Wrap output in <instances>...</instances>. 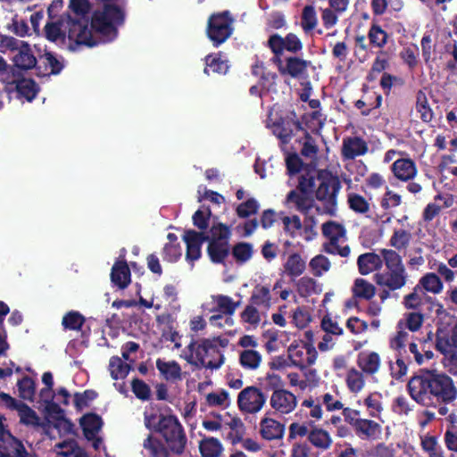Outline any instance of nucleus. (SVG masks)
I'll use <instances>...</instances> for the list:
<instances>
[{"mask_svg":"<svg viewBox=\"0 0 457 457\" xmlns=\"http://www.w3.org/2000/svg\"><path fill=\"white\" fill-rule=\"evenodd\" d=\"M406 386L413 401L422 407L436 409L441 416L448 413V405L457 399L453 379L436 370L420 369Z\"/></svg>","mask_w":457,"mask_h":457,"instance_id":"nucleus-1","label":"nucleus"},{"mask_svg":"<svg viewBox=\"0 0 457 457\" xmlns=\"http://www.w3.org/2000/svg\"><path fill=\"white\" fill-rule=\"evenodd\" d=\"M72 21L71 12H65L57 21L45 25L46 37L51 42L66 46L71 51L79 50L82 46H96L92 29H87L85 21Z\"/></svg>","mask_w":457,"mask_h":457,"instance_id":"nucleus-2","label":"nucleus"},{"mask_svg":"<svg viewBox=\"0 0 457 457\" xmlns=\"http://www.w3.org/2000/svg\"><path fill=\"white\" fill-rule=\"evenodd\" d=\"M228 345V340L220 337L212 338H201L195 340L192 338L187 349L186 361L197 368H205L210 370H218L225 361V357L220 347L224 348Z\"/></svg>","mask_w":457,"mask_h":457,"instance_id":"nucleus-3","label":"nucleus"},{"mask_svg":"<svg viewBox=\"0 0 457 457\" xmlns=\"http://www.w3.org/2000/svg\"><path fill=\"white\" fill-rule=\"evenodd\" d=\"M102 6L96 9L91 16V29L104 37L114 38L118 27L124 24L127 0H97Z\"/></svg>","mask_w":457,"mask_h":457,"instance_id":"nucleus-4","label":"nucleus"},{"mask_svg":"<svg viewBox=\"0 0 457 457\" xmlns=\"http://www.w3.org/2000/svg\"><path fill=\"white\" fill-rule=\"evenodd\" d=\"M159 420L154 425V431L164 439L170 451L176 454L184 453L187 438L183 426L175 415L160 414Z\"/></svg>","mask_w":457,"mask_h":457,"instance_id":"nucleus-5","label":"nucleus"},{"mask_svg":"<svg viewBox=\"0 0 457 457\" xmlns=\"http://www.w3.org/2000/svg\"><path fill=\"white\" fill-rule=\"evenodd\" d=\"M230 227L218 222L212 224L210 228L209 239H207V254L210 261L215 264H224L230 253L229 240L231 237Z\"/></svg>","mask_w":457,"mask_h":457,"instance_id":"nucleus-6","label":"nucleus"},{"mask_svg":"<svg viewBox=\"0 0 457 457\" xmlns=\"http://www.w3.org/2000/svg\"><path fill=\"white\" fill-rule=\"evenodd\" d=\"M320 184L315 191L316 199L323 204L324 212L334 216L337 206V195L342 187L337 176L328 172L319 174Z\"/></svg>","mask_w":457,"mask_h":457,"instance_id":"nucleus-7","label":"nucleus"},{"mask_svg":"<svg viewBox=\"0 0 457 457\" xmlns=\"http://www.w3.org/2000/svg\"><path fill=\"white\" fill-rule=\"evenodd\" d=\"M234 18L229 11L215 12L210 15L206 33L213 46L218 47L233 34Z\"/></svg>","mask_w":457,"mask_h":457,"instance_id":"nucleus-8","label":"nucleus"},{"mask_svg":"<svg viewBox=\"0 0 457 457\" xmlns=\"http://www.w3.org/2000/svg\"><path fill=\"white\" fill-rule=\"evenodd\" d=\"M322 234L328 239V242L323 244V251L328 254H338L341 257H347L351 249L348 245L340 246L339 240L345 237V228L334 220H329L322 224Z\"/></svg>","mask_w":457,"mask_h":457,"instance_id":"nucleus-9","label":"nucleus"},{"mask_svg":"<svg viewBox=\"0 0 457 457\" xmlns=\"http://www.w3.org/2000/svg\"><path fill=\"white\" fill-rule=\"evenodd\" d=\"M268 46L273 54L272 58H281L285 51L297 54L303 50V44L300 37L293 32L287 33L285 37L275 33L270 36Z\"/></svg>","mask_w":457,"mask_h":457,"instance_id":"nucleus-10","label":"nucleus"},{"mask_svg":"<svg viewBox=\"0 0 457 457\" xmlns=\"http://www.w3.org/2000/svg\"><path fill=\"white\" fill-rule=\"evenodd\" d=\"M266 401L267 397L262 389L254 386H246L237 395L238 409L249 414L259 412Z\"/></svg>","mask_w":457,"mask_h":457,"instance_id":"nucleus-11","label":"nucleus"},{"mask_svg":"<svg viewBox=\"0 0 457 457\" xmlns=\"http://www.w3.org/2000/svg\"><path fill=\"white\" fill-rule=\"evenodd\" d=\"M272 62L277 66L281 76H289L293 79H302L307 77L308 67L311 62L296 55L282 58H272Z\"/></svg>","mask_w":457,"mask_h":457,"instance_id":"nucleus-12","label":"nucleus"},{"mask_svg":"<svg viewBox=\"0 0 457 457\" xmlns=\"http://www.w3.org/2000/svg\"><path fill=\"white\" fill-rule=\"evenodd\" d=\"M288 359L293 366L300 370L305 369L315 363L318 353L313 344L292 343L287 348Z\"/></svg>","mask_w":457,"mask_h":457,"instance_id":"nucleus-13","label":"nucleus"},{"mask_svg":"<svg viewBox=\"0 0 457 457\" xmlns=\"http://www.w3.org/2000/svg\"><path fill=\"white\" fill-rule=\"evenodd\" d=\"M273 133L282 144H287L294 136V131H303L302 122L297 119L295 112L292 111L284 117H280L273 125Z\"/></svg>","mask_w":457,"mask_h":457,"instance_id":"nucleus-14","label":"nucleus"},{"mask_svg":"<svg viewBox=\"0 0 457 457\" xmlns=\"http://www.w3.org/2000/svg\"><path fill=\"white\" fill-rule=\"evenodd\" d=\"M209 239L208 234L198 232L194 229H187L183 235V240L187 245L186 259L194 262L202 256V245Z\"/></svg>","mask_w":457,"mask_h":457,"instance_id":"nucleus-15","label":"nucleus"},{"mask_svg":"<svg viewBox=\"0 0 457 457\" xmlns=\"http://www.w3.org/2000/svg\"><path fill=\"white\" fill-rule=\"evenodd\" d=\"M35 48L38 58L37 66H36L37 76L57 75L62 71L63 63L52 52L45 49L42 54L41 49L37 45H35Z\"/></svg>","mask_w":457,"mask_h":457,"instance_id":"nucleus-16","label":"nucleus"},{"mask_svg":"<svg viewBox=\"0 0 457 457\" xmlns=\"http://www.w3.org/2000/svg\"><path fill=\"white\" fill-rule=\"evenodd\" d=\"M407 278L408 275L405 269L386 270L375 276L376 282L378 286L386 287L391 291L398 290L404 287L407 282Z\"/></svg>","mask_w":457,"mask_h":457,"instance_id":"nucleus-17","label":"nucleus"},{"mask_svg":"<svg viewBox=\"0 0 457 457\" xmlns=\"http://www.w3.org/2000/svg\"><path fill=\"white\" fill-rule=\"evenodd\" d=\"M270 407L280 414H289L296 405V396L288 390H276L271 394L270 400Z\"/></svg>","mask_w":457,"mask_h":457,"instance_id":"nucleus-18","label":"nucleus"},{"mask_svg":"<svg viewBox=\"0 0 457 457\" xmlns=\"http://www.w3.org/2000/svg\"><path fill=\"white\" fill-rule=\"evenodd\" d=\"M369 151L367 142L361 137H346L343 139L341 155L345 161L354 160Z\"/></svg>","mask_w":457,"mask_h":457,"instance_id":"nucleus-19","label":"nucleus"},{"mask_svg":"<svg viewBox=\"0 0 457 457\" xmlns=\"http://www.w3.org/2000/svg\"><path fill=\"white\" fill-rule=\"evenodd\" d=\"M314 200L307 193L293 189L286 196L285 204L290 208H295L297 212L307 214L313 207Z\"/></svg>","mask_w":457,"mask_h":457,"instance_id":"nucleus-20","label":"nucleus"},{"mask_svg":"<svg viewBox=\"0 0 457 457\" xmlns=\"http://www.w3.org/2000/svg\"><path fill=\"white\" fill-rule=\"evenodd\" d=\"M394 176L401 181L411 180L418 172L416 163L411 158L397 159L391 165Z\"/></svg>","mask_w":457,"mask_h":457,"instance_id":"nucleus-21","label":"nucleus"},{"mask_svg":"<svg viewBox=\"0 0 457 457\" xmlns=\"http://www.w3.org/2000/svg\"><path fill=\"white\" fill-rule=\"evenodd\" d=\"M79 424L83 430L84 436L88 441H92L96 439V436L101 430L104 422L102 418L98 414L89 412L84 414L80 418Z\"/></svg>","mask_w":457,"mask_h":457,"instance_id":"nucleus-22","label":"nucleus"},{"mask_svg":"<svg viewBox=\"0 0 457 457\" xmlns=\"http://www.w3.org/2000/svg\"><path fill=\"white\" fill-rule=\"evenodd\" d=\"M38 58L32 52L29 45L21 42L18 54L14 56L13 62L18 69L28 71L37 66Z\"/></svg>","mask_w":457,"mask_h":457,"instance_id":"nucleus-23","label":"nucleus"},{"mask_svg":"<svg viewBox=\"0 0 457 457\" xmlns=\"http://www.w3.org/2000/svg\"><path fill=\"white\" fill-rule=\"evenodd\" d=\"M260 427L261 436L269 441L281 439L285 433V425L272 418H263Z\"/></svg>","mask_w":457,"mask_h":457,"instance_id":"nucleus-24","label":"nucleus"},{"mask_svg":"<svg viewBox=\"0 0 457 457\" xmlns=\"http://www.w3.org/2000/svg\"><path fill=\"white\" fill-rule=\"evenodd\" d=\"M111 280L119 288L124 289L130 283V270L126 261H117L111 270Z\"/></svg>","mask_w":457,"mask_h":457,"instance_id":"nucleus-25","label":"nucleus"},{"mask_svg":"<svg viewBox=\"0 0 457 457\" xmlns=\"http://www.w3.org/2000/svg\"><path fill=\"white\" fill-rule=\"evenodd\" d=\"M359 272L361 275H368L379 270L383 265V260L380 255L371 252L359 255L357 259Z\"/></svg>","mask_w":457,"mask_h":457,"instance_id":"nucleus-26","label":"nucleus"},{"mask_svg":"<svg viewBox=\"0 0 457 457\" xmlns=\"http://www.w3.org/2000/svg\"><path fill=\"white\" fill-rule=\"evenodd\" d=\"M356 434L362 439H375L381 433L380 425L371 420L359 419L354 422Z\"/></svg>","mask_w":457,"mask_h":457,"instance_id":"nucleus-27","label":"nucleus"},{"mask_svg":"<svg viewBox=\"0 0 457 457\" xmlns=\"http://www.w3.org/2000/svg\"><path fill=\"white\" fill-rule=\"evenodd\" d=\"M284 272L290 278H297L304 273L306 270V262L300 253H293L289 254L286 262L283 264Z\"/></svg>","mask_w":457,"mask_h":457,"instance_id":"nucleus-28","label":"nucleus"},{"mask_svg":"<svg viewBox=\"0 0 457 457\" xmlns=\"http://www.w3.org/2000/svg\"><path fill=\"white\" fill-rule=\"evenodd\" d=\"M69 9L72 16V21H86L87 29H89L88 13L91 9V4L88 0H70Z\"/></svg>","mask_w":457,"mask_h":457,"instance_id":"nucleus-29","label":"nucleus"},{"mask_svg":"<svg viewBox=\"0 0 457 457\" xmlns=\"http://www.w3.org/2000/svg\"><path fill=\"white\" fill-rule=\"evenodd\" d=\"M220 441L212 436H204L199 442V451L202 457H220L223 453Z\"/></svg>","mask_w":457,"mask_h":457,"instance_id":"nucleus-30","label":"nucleus"},{"mask_svg":"<svg viewBox=\"0 0 457 457\" xmlns=\"http://www.w3.org/2000/svg\"><path fill=\"white\" fill-rule=\"evenodd\" d=\"M389 57L387 52L384 50H378L371 64V68L366 76V80L368 82L376 80L378 75L389 68Z\"/></svg>","mask_w":457,"mask_h":457,"instance_id":"nucleus-31","label":"nucleus"},{"mask_svg":"<svg viewBox=\"0 0 457 457\" xmlns=\"http://www.w3.org/2000/svg\"><path fill=\"white\" fill-rule=\"evenodd\" d=\"M417 286L420 287L423 292H429L434 295L440 294L444 288V284L440 277L434 272H428L423 275L420 278Z\"/></svg>","mask_w":457,"mask_h":457,"instance_id":"nucleus-32","label":"nucleus"},{"mask_svg":"<svg viewBox=\"0 0 457 457\" xmlns=\"http://www.w3.org/2000/svg\"><path fill=\"white\" fill-rule=\"evenodd\" d=\"M15 89L19 97H23L29 102L35 99L39 91L38 85L32 79L26 78L16 81Z\"/></svg>","mask_w":457,"mask_h":457,"instance_id":"nucleus-33","label":"nucleus"},{"mask_svg":"<svg viewBox=\"0 0 457 457\" xmlns=\"http://www.w3.org/2000/svg\"><path fill=\"white\" fill-rule=\"evenodd\" d=\"M143 446L150 457H170V453H171L168 446L152 435H148L144 440Z\"/></svg>","mask_w":457,"mask_h":457,"instance_id":"nucleus-34","label":"nucleus"},{"mask_svg":"<svg viewBox=\"0 0 457 457\" xmlns=\"http://www.w3.org/2000/svg\"><path fill=\"white\" fill-rule=\"evenodd\" d=\"M352 292L354 298L370 301L376 294V287L368 280L358 278L353 282Z\"/></svg>","mask_w":457,"mask_h":457,"instance_id":"nucleus-35","label":"nucleus"},{"mask_svg":"<svg viewBox=\"0 0 457 457\" xmlns=\"http://www.w3.org/2000/svg\"><path fill=\"white\" fill-rule=\"evenodd\" d=\"M156 368L166 380L181 379V368L175 361H164L159 358L156 360Z\"/></svg>","mask_w":457,"mask_h":457,"instance_id":"nucleus-36","label":"nucleus"},{"mask_svg":"<svg viewBox=\"0 0 457 457\" xmlns=\"http://www.w3.org/2000/svg\"><path fill=\"white\" fill-rule=\"evenodd\" d=\"M252 305L269 309L271 306L270 289L267 286L256 285L250 297Z\"/></svg>","mask_w":457,"mask_h":457,"instance_id":"nucleus-37","label":"nucleus"},{"mask_svg":"<svg viewBox=\"0 0 457 457\" xmlns=\"http://www.w3.org/2000/svg\"><path fill=\"white\" fill-rule=\"evenodd\" d=\"M425 320V316L420 312H406L403 319L397 323V328H408L411 332L418 331Z\"/></svg>","mask_w":457,"mask_h":457,"instance_id":"nucleus-38","label":"nucleus"},{"mask_svg":"<svg viewBox=\"0 0 457 457\" xmlns=\"http://www.w3.org/2000/svg\"><path fill=\"white\" fill-rule=\"evenodd\" d=\"M368 39L370 46L382 50L388 42L389 35L381 26L374 23L368 31Z\"/></svg>","mask_w":457,"mask_h":457,"instance_id":"nucleus-39","label":"nucleus"},{"mask_svg":"<svg viewBox=\"0 0 457 457\" xmlns=\"http://www.w3.org/2000/svg\"><path fill=\"white\" fill-rule=\"evenodd\" d=\"M230 253L237 263H245L253 254V245L248 242L237 243L230 249Z\"/></svg>","mask_w":457,"mask_h":457,"instance_id":"nucleus-40","label":"nucleus"},{"mask_svg":"<svg viewBox=\"0 0 457 457\" xmlns=\"http://www.w3.org/2000/svg\"><path fill=\"white\" fill-rule=\"evenodd\" d=\"M131 366L122 361L119 356H112L109 361V371L114 380L125 378L129 373Z\"/></svg>","mask_w":457,"mask_h":457,"instance_id":"nucleus-41","label":"nucleus"},{"mask_svg":"<svg viewBox=\"0 0 457 457\" xmlns=\"http://www.w3.org/2000/svg\"><path fill=\"white\" fill-rule=\"evenodd\" d=\"M416 111L420 113V120L425 122H430L434 118V112L429 106L428 97L422 90H419L416 95Z\"/></svg>","mask_w":457,"mask_h":457,"instance_id":"nucleus-42","label":"nucleus"},{"mask_svg":"<svg viewBox=\"0 0 457 457\" xmlns=\"http://www.w3.org/2000/svg\"><path fill=\"white\" fill-rule=\"evenodd\" d=\"M309 442L315 447L327 450L332 444L328 432L322 428H314L308 434Z\"/></svg>","mask_w":457,"mask_h":457,"instance_id":"nucleus-43","label":"nucleus"},{"mask_svg":"<svg viewBox=\"0 0 457 457\" xmlns=\"http://www.w3.org/2000/svg\"><path fill=\"white\" fill-rule=\"evenodd\" d=\"M358 365L364 373L373 375L380 367V357L378 353L375 352H371L363 356H359Z\"/></svg>","mask_w":457,"mask_h":457,"instance_id":"nucleus-44","label":"nucleus"},{"mask_svg":"<svg viewBox=\"0 0 457 457\" xmlns=\"http://www.w3.org/2000/svg\"><path fill=\"white\" fill-rule=\"evenodd\" d=\"M427 296L426 293L416 285L411 293L403 296V303L408 310H419Z\"/></svg>","mask_w":457,"mask_h":457,"instance_id":"nucleus-45","label":"nucleus"},{"mask_svg":"<svg viewBox=\"0 0 457 457\" xmlns=\"http://www.w3.org/2000/svg\"><path fill=\"white\" fill-rule=\"evenodd\" d=\"M262 362V355L255 350H244L240 353L239 363L245 370H256Z\"/></svg>","mask_w":457,"mask_h":457,"instance_id":"nucleus-46","label":"nucleus"},{"mask_svg":"<svg viewBox=\"0 0 457 457\" xmlns=\"http://www.w3.org/2000/svg\"><path fill=\"white\" fill-rule=\"evenodd\" d=\"M85 320V317L80 312L70 311L62 317V325L65 330H80Z\"/></svg>","mask_w":457,"mask_h":457,"instance_id":"nucleus-47","label":"nucleus"},{"mask_svg":"<svg viewBox=\"0 0 457 457\" xmlns=\"http://www.w3.org/2000/svg\"><path fill=\"white\" fill-rule=\"evenodd\" d=\"M21 423L26 426L38 427L40 426V418L37 412L28 404L22 403L17 410Z\"/></svg>","mask_w":457,"mask_h":457,"instance_id":"nucleus-48","label":"nucleus"},{"mask_svg":"<svg viewBox=\"0 0 457 457\" xmlns=\"http://www.w3.org/2000/svg\"><path fill=\"white\" fill-rule=\"evenodd\" d=\"M17 387L19 396L23 400L33 401L36 394L35 381L29 376H24L21 379L18 380Z\"/></svg>","mask_w":457,"mask_h":457,"instance_id":"nucleus-49","label":"nucleus"},{"mask_svg":"<svg viewBox=\"0 0 457 457\" xmlns=\"http://www.w3.org/2000/svg\"><path fill=\"white\" fill-rule=\"evenodd\" d=\"M212 299L216 303V307L212 310V312H219L227 316H231L235 313L234 301L228 295H213Z\"/></svg>","mask_w":457,"mask_h":457,"instance_id":"nucleus-50","label":"nucleus"},{"mask_svg":"<svg viewBox=\"0 0 457 457\" xmlns=\"http://www.w3.org/2000/svg\"><path fill=\"white\" fill-rule=\"evenodd\" d=\"M347 204L349 208L359 214H366L370 211V204L364 196L357 193H349L347 195Z\"/></svg>","mask_w":457,"mask_h":457,"instance_id":"nucleus-51","label":"nucleus"},{"mask_svg":"<svg viewBox=\"0 0 457 457\" xmlns=\"http://www.w3.org/2000/svg\"><path fill=\"white\" fill-rule=\"evenodd\" d=\"M412 238L411 233L405 229H395L390 237L389 245L397 249H405Z\"/></svg>","mask_w":457,"mask_h":457,"instance_id":"nucleus-52","label":"nucleus"},{"mask_svg":"<svg viewBox=\"0 0 457 457\" xmlns=\"http://www.w3.org/2000/svg\"><path fill=\"white\" fill-rule=\"evenodd\" d=\"M317 15L312 5H306L303 9L301 17V27L305 33H309L317 26Z\"/></svg>","mask_w":457,"mask_h":457,"instance_id":"nucleus-53","label":"nucleus"},{"mask_svg":"<svg viewBox=\"0 0 457 457\" xmlns=\"http://www.w3.org/2000/svg\"><path fill=\"white\" fill-rule=\"evenodd\" d=\"M382 260L385 262L386 270L405 269L402 262V257L395 250L382 249L380 251Z\"/></svg>","mask_w":457,"mask_h":457,"instance_id":"nucleus-54","label":"nucleus"},{"mask_svg":"<svg viewBox=\"0 0 457 457\" xmlns=\"http://www.w3.org/2000/svg\"><path fill=\"white\" fill-rule=\"evenodd\" d=\"M419 47L417 45L404 47L400 52V58L410 71H413L419 64Z\"/></svg>","mask_w":457,"mask_h":457,"instance_id":"nucleus-55","label":"nucleus"},{"mask_svg":"<svg viewBox=\"0 0 457 457\" xmlns=\"http://www.w3.org/2000/svg\"><path fill=\"white\" fill-rule=\"evenodd\" d=\"M205 62L204 73L206 74H209V69L219 74H226L229 69L228 62L221 60L220 56L207 55Z\"/></svg>","mask_w":457,"mask_h":457,"instance_id":"nucleus-56","label":"nucleus"},{"mask_svg":"<svg viewBox=\"0 0 457 457\" xmlns=\"http://www.w3.org/2000/svg\"><path fill=\"white\" fill-rule=\"evenodd\" d=\"M346 384L352 393L360 392L365 385L362 373L352 368L347 373Z\"/></svg>","mask_w":457,"mask_h":457,"instance_id":"nucleus-57","label":"nucleus"},{"mask_svg":"<svg viewBox=\"0 0 457 457\" xmlns=\"http://www.w3.org/2000/svg\"><path fill=\"white\" fill-rule=\"evenodd\" d=\"M259 208L260 205L257 200L251 197L237 205L236 213L239 218L245 219L251 215L256 214Z\"/></svg>","mask_w":457,"mask_h":457,"instance_id":"nucleus-58","label":"nucleus"},{"mask_svg":"<svg viewBox=\"0 0 457 457\" xmlns=\"http://www.w3.org/2000/svg\"><path fill=\"white\" fill-rule=\"evenodd\" d=\"M46 411L54 420L65 423L69 429L73 427L71 420L65 418L64 411L57 403L54 402V399L46 404Z\"/></svg>","mask_w":457,"mask_h":457,"instance_id":"nucleus-59","label":"nucleus"},{"mask_svg":"<svg viewBox=\"0 0 457 457\" xmlns=\"http://www.w3.org/2000/svg\"><path fill=\"white\" fill-rule=\"evenodd\" d=\"M422 449L428 453V457H445L444 452L438 445L436 436H426L421 440Z\"/></svg>","mask_w":457,"mask_h":457,"instance_id":"nucleus-60","label":"nucleus"},{"mask_svg":"<svg viewBox=\"0 0 457 457\" xmlns=\"http://www.w3.org/2000/svg\"><path fill=\"white\" fill-rule=\"evenodd\" d=\"M131 390L136 397L142 401H147L151 396L150 386L140 378H134L131 381Z\"/></svg>","mask_w":457,"mask_h":457,"instance_id":"nucleus-61","label":"nucleus"},{"mask_svg":"<svg viewBox=\"0 0 457 457\" xmlns=\"http://www.w3.org/2000/svg\"><path fill=\"white\" fill-rule=\"evenodd\" d=\"M98 396L96 391L93 389H87L83 393L74 394V405L78 411L87 407L89 402L95 400Z\"/></svg>","mask_w":457,"mask_h":457,"instance_id":"nucleus-62","label":"nucleus"},{"mask_svg":"<svg viewBox=\"0 0 457 457\" xmlns=\"http://www.w3.org/2000/svg\"><path fill=\"white\" fill-rule=\"evenodd\" d=\"M453 347L450 335L444 332L441 328H436V348L443 354L447 353Z\"/></svg>","mask_w":457,"mask_h":457,"instance_id":"nucleus-63","label":"nucleus"},{"mask_svg":"<svg viewBox=\"0 0 457 457\" xmlns=\"http://www.w3.org/2000/svg\"><path fill=\"white\" fill-rule=\"evenodd\" d=\"M211 214L212 212L209 207L206 208V211L198 209L193 214V224L195 227L201 230L200 232H204L205 229L208 228Z\"/></svg>","mask_w":457,"mask_h":457,"instance_id":"nucleus-64","label":"nucleus"}]
</instances>
